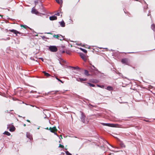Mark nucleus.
Instances as JSON below:
<instances>
[{
  "label": "nucleus",
  "mask_w": 155,
  "mask_h": 155,
  "mask_svg": "<svg viewBox=\"0 0 155 155\" xmlns=\"http://www.w3.org/2000/svg\"><path fill=\"white\" fill-rule=\"evenodd\" d=\"M81 116L80 117V119L82 122L84 123L87 124L88 121L86 120V116L82 112H81Z\"/></svg>",
  "instance_id": "1"
},
{
  "label": "nucleus",
  "mask_w": 155,
  "mask_h": 155,
  "mask_svg": "<svg viewBox=\"0 0 155 155\" xmlns=\"http://www.w3.org/2000/svg\"><path fill=\"white\" fill-rule=\"evenodd\" d=\"M48 49L49 51L53 52H56L58 51L57 47L54 45L49 46Z\"/></svg>",
  "instance_id": "2"
},
{
  "label": "nucleus",
  "mask_w": 155,
  "mask_h": 155,
  "mask_svg": "<svg viewBox=\"0 0 155 155\" xmlns=\"http://www.w3.org/2000/svg\"><path fill=\"white\" fill-rule=\"evenodd\" d=\"M9 31L13 33L14 34H15L16 36L18 34H21V33L14 29H9Z\"/></svg>",
  "instance_id": "3"
},
{
  "label": "nucleus",
  "mask_w": 155,
  "mask_h": 155,
  "mask_svg": "<svg viewBox=\"0 0 155 155\" xmlns=\"http://www.w3.org/2000/svg\"><path fill=\"white\" fill-rule=\"evenodd\" d=\"M35 6H34L32 8L31 12L32 14L37 15L38 14V12L37 10L35 8Z\"/></svg>",
  "instance_id": "4"
},
{
  "label": "nucleus",
  "mask_w": 155,
  "mask_h": 155,
  "mask_svg": "<svg viewBox=\"0 0 155 155\" xmlns=\"http://www.w3.org/2000/svg\"><path fill=\"white\" fill-rule=\"evenodd\" d=\"M101 124L104 126H106L108 127H114V124H111L109 123H101Z\"/></svg>",
  "instance_id": "5"
},
{
  "label": "nucleus",
  "mask_w": 155,
  "mask_h": 155,
  "mask_svg": "<svg viewBox=\"0 0 155 155\" xmlns=\"http://www.w3.org/2000/svg\"><path fill=\"white\" fill-rule=\"evenodd\" d=\"M121 62L123 64H128V60L126 58L122 59L121 60Z\"/></svg>",
  "instance_id": "6"
},
{
  "label": "nucleus",
  "mask_w": 155,
  "mask_h": 155,
  "mask_svg": "<svg viewBox=\"0 0 155 155\" xmlns=\"http://www.w3.org/2000/svg\"><path fill=\"white\" fill-rule=\"evenodd\" d=\"M49 19L51 21L56 20L57 19V17L54 15L50 17Z\"/></svg>",
  "instance_id": "7"
},
{
  "label": "nucleus",
  "mask_w": 155,
  "mask_h": 155,
  "mask_svg": "<svg viewBox=\"0 0 155 155\" xmlns=\"http://www.w3.org/2000/svg\"><path fill=\"white\" fill-rule=\"evenodd\" d=\"M61 26L64 27L65 26V23H64V21L62 20L61 21H59V22Z\"/></svg>",
  "instance_id": "8"
},
{
  "label": "nucleus",
  "mask_w": 155,
  "mask_h": 155,
  "mask_svg": "<svg viewBox=\"0 0 155 155\" xmlns=\"http://www.w3.org/2000/svg\"><path fill=\"white\" fill-rule=\"evenodd\" d=\"M80 56L81 58L84 61L86 60V59L85 58V56L83 53H81L80 54Z\"/></svg>",
  "instance_id": "9"
},
{
  "label": "nucleus",
  "mask_w": 155,
  "mask_h": 155,
  "mask_svg": "<svg viewBox=\"0 0 155 155\" xmlns=\"http://www.w3.org/2000/svg\"><path fill=\"white\" fill-rule=\"evenodd\" d=\"M26 136L30 140L32 139V137L31 135L30 134L29 132H27L26 133Z\"/></svg>",
  "instance_id": "10"
},
{
  "label": "nucleus",
  "mask_w": 155,
  "mask_h": 155,
  "mask_svg": "<svg viewBox=\"0 0 155 155\" xmlns=\"http://www.w3.org/2000/svg\"><path fill=\"white\" fill-rule=\"evenodd\" d=\"M60 35L58 38V39L60 40L61 41H62L64 40V37L63 36L60 34Z\"/></svg>",
  "instance_id": "11"
},
{
  "label": "nucleus",
  "mask_w": 155,
  "mask_h": 155,
  "mask_svg": "<svg viewBox=\"0 0 155 155\" xmlns=\"http://www.w3.org/2000/svg\"><path fill=\"white\" fill-rule=\"evenodd\" d=\"M84 74L85 75L87 76L90 75V74L89 73L88 71L86 70H84Z\"/></svg>",
  "instance_id": "12"
},
{
  "label": "nucleus",
  "mask_w": 155,
  "mask_h": 155,
  "mask_svg": "<svg viewBox=\"0 0 155 155\" xmlns=\"http://www.w3.org/2000/svg\"><path fill=\"white\" fill-rule=\"evenodd\" d=\"M52 129L51 130V132H54V131H57V129L55 127H54L52 128Z\"/></svg>",
  "instance_id": "13"
},
{
  "label": "nucleus",
  "mask_w": 155,
  "mask_h": 155,
  "mask_svg": "<svg viewBox=\"0 0 155 155\" xmlns=\"http://www.w3.org/2000/svg\"><path fill=\"white\" fill-rule=\"evenodd\" d=\"M59 35H60V34H57V35H55L54 34L53 35L52 38L58 39V38L59 36Z\"/></svg>",
  "instance_id": "14"
},
{
  "label": "nucleus",
  "mask_w": 155,
  "mask_h": 155,
  "mask_svg": "<svg viewBox=\"0 0 155 155\" xmlns=\"http://www.w3.org/2000/svg\"><path fill=\"white\" fill-rule=\"evenodd\" d=\"M107 89L108 90L110 91L113 90V88L110 86H108L107 87Z\"/></svg>",
  "instance_id": "15"
},
{
  "label": "nucleus",
  "mask_w": 155,
  "mask_h": 155,
  "mask_svg": "<svg viewBox=\"0 0 155 155\" xmlns=\"http://www.w3.org/2000/svg\"><path fill=\"white\" fill-rule=\"evenodd\" d=\"M151 28L154 31H155V25L154 24H153L151 25Z\"/></svg>",
  "instance_id": "16"
},
{
  "label": "nucleus",
  "mask_w": 155,
  "mask_h": 155,
  "mask_svg": "<svg viewBox=\"0 0 155 155\" xmlns=\"http://www.w3.org/2000/svg\"><path fill=\"white\" fill-rule=\"evenodd\" d=\"M3 134L7 136H10L11 135V134L9 132L6 131L4 132L3 133Z\"/></svg>",
  "instance_id": "17"
},
{
  "label": "nucleus",
  "mask_w": 155,
  "mask_h": 155,
  "mask_svg": "<svg viewBox=\"0 0 155 155\" xmlns=\"http://www.w3.org/2000/svg\"><path fill=\"white\" fill-rule=\"evenodd\" d=\"M43 73L47 77H48L49 76H50V75L48 73L46 72L45 71H43Z\"/></svg>",
  "instance_id": "18"
},
{
  "label": "nucleus",
  "mask_w": 155,
  "mask_h": 155,
  "mask_svg": "<svg viewBox=\"0 0 155 155\" xmlns=\"http://www.w3.org/2000/svg\"><path fill=\"white\" fill-rule=\"evenodd\" d=\"M15 130V128L14 127H11L9 129V131H10L13 132Z\"/></svg>",
  "instance_id": "19"
},
{
  "label": "nucleus",
  "mask_w": 155,
  "mask_h": 155,
  "mask_svg": "<svg viewBox=\"0 0 155 155\" xmlns=\"http://www.w3.org/2000/svg\"><path fill=\"white\" fill-rule=\"evenodd\" d=\"M81 82H82L83 81H85L87 80V79L86 78H79Z\"/></svg>",
  "instance_id": "20"
},
{
  "label": "nucleus",
  "mask_w": 155,
  "mask_h": 155,
  "mask_svg": "<svg viewBox=\"0 0 155 155\" xmlns=\"http://www.w3.org/2000/svg\"><path fill=\"white\" fill-rule=\"evenodd\" d=\"M120 145L121 146V147H125V145L123 142H121L120 143Z\"/></svg>",
  "instance_id": "21"
},
{
  "label": "nucleus",
  "mask_w": 155,
  "mask_h": 155,
  "mask_svg": "<svg viewBox=\"0 0 155 155\" xmlns=\"http://www.w3.org/2000/svg\"><path fill=\"white\" fill-rule=\"evenodd\" d=\"M80 49L82 51H83L84 53H86L87 52V51L85 49L82 48H80Z\"/></svg>",
  "instance_id": "22"
},
{
  "label": "nucleus",
  "mask_w": 155,
  "mask_h": 155,
  "mask_svg": "<svg viewBox=\"0 0 155 155\" xmlns=\"http://www.w3.org/2000/svg\"><path fill=\"white\" fill-rule=\"evenodd\" d=\"M21 27H23L26 29L27 28H28V27L26 25H21Z\"/></svg>",
  "instance_id": "23"
},
{
  "label": "nucleus",
  "mask_w": 155,
  "mask_h": 155,
  "mask_svg": "<svg viewBox=\"0 0 155 155\" xmlns=\"http://www.w3.org/2000/svg\"><path fill=\"white\" fill-rule=\"evenodd\" d=\"M55 1L57 2L59 4H60L62 2V1L61 0H55Z\"/></svg>",
  "instance_id": "24"
},
{
  "label": "nucleus",
  "mask_w": 155,
  "mask_h": 155,
  "mask_svg": "<svg viewBox=\"0 0 155 155\" xmlns=\"http://www.w3.org/2000/svg\"><path fill=\"white\" fill-rule=\"evenodd\" d=\"M65 153L66 155H72V154L68 151L65 152Z\"/></svg>",
  "instance_id": "25"
},
{
  "label": "nucleus",
  "mask_w": 155,
  "mask_h": 155,
  "mask_svg": "<svg viewBox=\"0 0 155 155\" xmlns=\"http://www.w3.org/2000/svg\"><path fill=\"white\" fill-rule=\"evenodd\" d=\"M88 84L91 87H94L95 86V85L93 84H92L91 83H88Z\"/></svg>",
  "instance_id": "26"
},
{
  "label": "nucleus",
  "mask_w": 155,
  "mask_h": 155,
  "mask_svg": "<svg viewBox=\"0 0 155 155\" xmlns=\"http://www.w3.org/2000/svg\"><path fill=\"white\" fill-rule=\"evenodd\" d=\"M55 78L58 81L61 82V83H63V82L61 80L59 79L57 77H56Z\"/></svg>",
  "instance_id": "27"
},
{
  "label": "nucleus",
  "mask_w": 155,
  "mask_h": 155,
  "mask_svg": "<svg viewBox=\"0 0 155 155\" xmlns=\"http://www.w3.org/2000/svg\"><path fill=\"white\" fill-rule=\"evenodd\" d=\"M10 39V38L9 37H8L6 39H4V38H2V40H5V41H6L7 40H9Z\"/></svg>",
  "instance_id": "28"
},
{
  "label": "nucleus",
  "mask_w": 155,
  "mask_h": 155,
  "mask_svg": "<svg viewBox=\"0 0 155 155\" xmlns=\"http://www.w3.org/2000/svg\"><path fill=\"white\" fill-rule=\"evenodd\" d=\"M59 147H61V148H64V147L63 145H62L61 144H60Z\"/></svg>",
  "instance_id": "29"
},
{
  "label": "nucleus",
  "mask_w": 155,
  "mask_h": 155,
  "mask_svg": "<svg viewBox=\"0 0 155 155\" xmlns=\"http://www.w3.org/2000/svg\"><path fill=\"white\" fill-rule=\"evenodd\" d=\"M42 38L43 39H49V38L46 37H45V36H43L42 37Z\"/></svg>",
  "instance_id": "30"
},
{
  "label": "nucleus",
  "mask_w": 155,
  "mask_h": 155,
  "mask_svg": "<svg viewBox=\"0 0 155 155\" xmlns=\"http://www.w3.org/2000/svg\"><path fill=\"white\" fill-rule=\"evenodd\" d=\"M73 68L74 69H80L78 67H73Z\"/></svg>",
  "instance_id": "31"
},
{
  "label": "nucleus",
  "mask_w": 155,
  "mask_h": 155,
  "mask_svg": "<svg viewBox=\"0 0 155 155\" xmlns=\"http://www.w3.org/2000/svg\"><path fill=\"white\" fill-rule=\"evenodd\" d=\"M35 5H36L38 3V1L37 0V1H35Z\"/></svg>",
  "instance_id": "32"
},
{
  "label": "nucleus",
  "mask_w": 155,
  "mask_h": 155,
  "mask_svg": "<svg viewBox=\"0 0 155 155\" xmlns=\"http://www.w3.org/2000/svg\"><path fill=\"white\" fill-rule=\"evenodd\" d=\"M92 66L94 68V70L95 71H97L98 70L96 68H95L94 65H92Z\"/></svg>",
  "instance_id": "33"
},
{
  "label": "nucleus",
  "mask_w": 155,
  "mask_h": 155,
  "mask_svg": "<svg viewBox=\"0 0 155 155\" xmlns=\"http://www.w3.org/2000/svg\"><path fill=\"white\" fill-rule=\"evenodd\" d=\"M60 13L59 12H58L57 13L55 14L54 15H57L58 16H59L60 15Z\"/></svg>",
  "instance_id": "34"
},
{
  "label": "nucleus",
  "mask_w": 155,
  "mask_h": 155,
  "mask_svg": "<svg viewBox=\"0 0 155 155\" xmlns=\"http://www.w3.org/2000/svg\"><path fill=\"white\" fill-rule=\"evenodd\" d=\"M76 80L78 81H80V79H79V78H76Z\"/></svg>",
  "instance_id": "35"
},
{
  "label": "nucleus",
  "mask_w": 155,
  "mask_h": 155,
  "mask_svg": "<svg viewBox=\"0 0 155 155\" xmlns=\"http://www.w3.org/2000/svg\"><path fill=\"white\" fill-rule=\"evenodd\" d=\"M45 33H46V34H52V33H51L50 32H46Z\"/></svg>",
  "instance_id": "36"
},
{
  "label": "nucleus",
  "mask_w": 155,
  "mask_h": 155,
  "mask_svg": "<svg viewBox=\"0 0 155 155\" xmlns=\"http://www.w3.org/2000/svg\"><path fill=\"white\" fill-rule=\"evenodd\" d=\"M53 133H54V134L55 135H57V133L56 132H53Z\"/></svg>",
  "instance_id": "37"
},
{
  "label": "nucleus",
  "mask_w": 155,
  "mask_h": 155,
  "mask_svg": "<svg viewBox=\"0 0 155 155\" xmlns=\"http://www.w3.org/2000/svg\"><path fill=\"white\" fill-rule=\"evenodd\" d=\"M52 129V128H51V127H50V128H49V129L48 130H50V131H51V129Z\"/></svg>",
  "instance_id": "38"
},
{
  "label": "nucleus",
  "mask_w": 155,
  "mask_h": 155,
  "mask_svg": "<svg viewBox=\"0 0 155 155\" xmlns=\"http://www.w3.org/2000/svg\"><path fill=\"white\" fill-rule=\"evenodd\" d=\"M26 121H27V122H30V120H26Z\"/></svg>",
  "instance_id": "39"
},
{
  "label": "nucleus",
  "mask_w": 155,
  "mask_h": 155,
  "mask_svg": "<svg viewBox=\"0 0 155 155\" xmlns=\"http://www.w3.org/2000/svg\"><path fill=\"white\" fill-rule=\"evenodd\" d=\"M23 126H24V127H25V126H26V124H23Z\"/></svg>",
  "instance_id": "40"
},
{
  "label": "nucleus",
  "mask_w": 155,
  "mask_h": 155,
  "mask_svg": "<svg viewBox=\"0 0 155 155\" xmlns=\"http://www.w3.org/2000/svg\"><path fill=\"white\" fill-rule=\"evenodd\" d=\"M45 117H44V118H47L46 115L45 114Z\"/></svg>",
  "instance_id": "41"
},
{
  "label": "nucleus",
  "mask_w": 155,
  "mask_h": 155,
  "mask_svg": "<svg viewBox=\"0 0 155 155\" xmlns=\"http://www.w3.org/2000/svg\"><path fill=\"white\" fill-rule=\"evenodd\" d=\"M61 153L63 155L64 154V153Z\"/></svg>",
  "instance_id": "42"
},
{
  "label": "nucleus",
  "mask_w": 155,
  "mask_h": 155,
  "mask_svg": "<svg viewBox=\"0 0 155 155\" xmlns=\"http://www.w3.org/2000/svg\"><path fill=\"white\" fill-rule=\"evenodd\" d=\"M97 86H98V87H101V86L99 85H97Z\"/></svg>",
  "instance_id": "43"
},
{
  "label": "nucleus",
  "mask_w": 155,
  "mask_h": 155,
  "mask_svg": "<svg viewBox=\"0 0 155 155\" xmlns=\"http://www.w3.org/2000/svg\"><path fill=\"white\" fill-rule=\"evenodd\" d=\"M31 106H32V107H35V106H34V105H31Z\"/></svg>",
  "instance_id": "44"
},
{
  "label": "nucleus",
  "mask_w": 155,
  "mask_h": 155,
  "mask_svg": "<svg viewBox=\"0 0 155 155\" xmlns=\"http://www.w3.org/2000/svg\"><path fill=\"white\" fill-rule=\"evenodd\" d=\"M58 92V91H55V92Z\"/></svg>",
  "instance_id": "45"
},
{
  "label": "nucleus",
  "mask_w": 155,
  "mask_h": 155,
  "mask_svg": "<svg viewBox=\"0 0 155 155\" xmlns=\"http://www.w3.org/2000/svg\"><path fill=\"white\" fill-rule=\"evenodd\" d=\"M18 117H21V116H20V115H19Z\"/></svg>",
  "instance_id": "46"
},
{
  "label": "nucleus",
  "mask_w": 155,
  "mask_h": 155,
  "mask_svg": "<svg viewBox=\"0 0 155 155\" xmlns=\"http://www.w3.org/2000/svg\"><path fill=\"white\" fill-rule=\"evenodd\" d=\"M41 60H42L43 61V58H41Z\"/></svg>",
  "instance_id": "47"
},
{
  "label": "nucleus",
  "mask_w": 155,
  "mask_h": 155,
  "mask_svg": "<svg viewBox=\"0 0 155 155\" xmlns=\"http://www.w3.org/2000/svg\"><path fill=\"white\" fill-rule=\"evenodd\" d=\"M63 52V53H64L65 52H64V51H63V52Z\"/></svg>",
  "instance_id": "48"
},
{
  "label": "nucleus",
  "mask_w": 155,
  "mask_h": 155,
  "mask_svg": "<svg viewBox=\"0 0 155 155\" xmlns=\"http://www.w3.org/2000/svg\"><path fill=\"white\" fill-rule=\"evenodd\" d=\"M129 53H133V52H129Z\"/></svg>",
  "instance_id": "49"
},
{
  "label": "nucleus",
  "mask_w": 155,
  "mask_h": 155,
  "mask_svg": "<svg viewBox=\"0 0 155 155\" xmlns=\"http://www.w3.org/2000/svg\"><path fill=\"white\" fill-rule=\"evenodd\" d=\"M47 129H48V127H47V128H46Z\"/></svg>",
  "instance_id": "50"
},
{
  "label": "nucleus",
  "mask_w": 155,
  "mask_h": 155,
  "mask_svg": "<svg viewBox=\"0 0 155 155\" xmlns=\"http://www.w3.org/2000/svg\"><path fill=\"white\" fill-rule=\"evenodd\" d=\"M36 107V108H38V107Z\"/></svg>",
  "instance_id": "51"
},
{
  "label": "nucleus",
  "mask_w": 155,
  "mask_h": 155,
  "mask_svg": "<svg viewBox=\"0 0 155 155\" xmlns=\"http://www.w3.org/2000/svg\"><path fill=\"white\" fill-rule=\"evenodd\" d=\"M30 29L31 30H32V29L31 28H30Z\"/></svg>",
  "instance_id": "52"
}]
</instances>
